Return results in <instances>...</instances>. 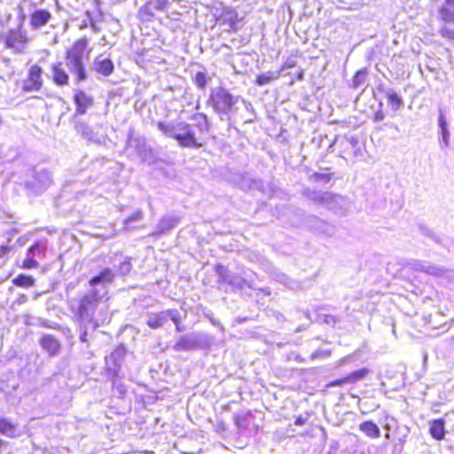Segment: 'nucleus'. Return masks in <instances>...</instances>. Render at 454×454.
Segmentation results:
<instances>
[{"label":"nucleus","mask_w":454,"mask_h":454,"mask_svg":"<svg viewBox=\"0 0 454 454\" xmlns=\"http://www.w3.org/2000/svg\"><path fill=\"white\" fill-rule=\"evenodd\" d=\"M85 43L78 42L74 47L67 51L66 58V65L71 74L75 76L77 82H83L87 79L85 70Z\"/></svg>","instance_id":"20e7f679"},{"label":"nucleus","mask_w":454,"mask_h":454,"mask_svg":"<svg viewBox=\"0 0 454 454\" xmlns=\"http://www.w3.org/2000/svg\"><path fill=\"white\" fill-rule=\"evenodd\" d=\"M42 67L33 65L28 69L27 77L22 82V90L25 92L38 91L43 86Z\"/></svg>","instance_id":"6e6552de"},{"label":"nucleus","mask_w":454,"mask_h":454,"mask_svg":"<svg viewBox=\"0 0 454 454\" xmlns=\"http://www.w3.org/2000/svg\"><path fill=\"white\" fill-rule=\"evenodd\" d=\"M102 297L103 295H101L99 290L91 289L82 297L73 298L68 301L82 342H88L90 333L94 332L99 326L94 316Z\"/></svg>","instance_id":"f257e3e1"},{"label":"nucleus","mask_w":454,"mask_h":454,"mask_svg":"<svg viewBox=\"0 0 454 454\" xmlns=\"http://www.w3.org/2000/svg\"><path fill=\"white\" fill-rule=\"evenodd\" d=\"M350 359H351L350 356L341 358L339 362V365H344V364L349 363Z\"/></svg>","instance_id":"13d9d810"},{"label":"nucleus","mask_w":454,"mask_h":454,"mask_svg":"<svg viewBox=\"0 0 454 454\" xmlns=\"http://www.w3.org/2000/svg\"><path fill=\"white\" fill-rule=\"evenodd\" d=\"M15 427L8 421L6 419L0 417V433L8 436L12 437L15 435Z\"/></svg>","instance_id":"473e14b6"},{"label":"nucleus","mask_w":454,"mask_h":454,"mask_svg":"<svg viewBox=\"0 0 454 454\" xmlns=\"http://www.w3.org/2000/svg\"><path fill=\"white\" fill-rule=\"evenodd\" d=\"M427 262H420V261H412L411 262H408V266L411 267V269L417 270V271H422L424 272L426 269Z\"/></svg>","instance_id":"37998d69"},{"label":"nucleus","mask_w":454,"mask_h":454,"mask_svg":"<svg viewBox=\"0 0 454 454\" xmlns=\"http://www.w3.org/2000/svg\"><path fill=\"white\" fill-rule=\"evenodd\" d=\"M367 74L368 73L366 69L357 71L352 79V87L356 89L364 85L365 83Z\"/></svg>","instance_id":"c9c22d12"},{"label":"nucleus","mask_w":454,"mask_h":454,"mask_svg":"<svg viewBox=\"0 0 454 454\" xmlns=\"http://www.w3.org/2000/svg\"><path fill=\"white\" fill-rule=\"evenodd\" d=\"M168 4V0H149L144 4V11H146L149 7H153L157 11H163Z\"/></svg>","instance_id":"e433bc0d"},{"label":"nucleus","mask_w":454,"mask_h":454,"mask_svg":"<svg viewBox=\"0 0 454 454\" xmlns=\"http://www.w3.org/2000/svg\"><path fill=\"white\" fill-rule=\"evenodd\" d=\"M424 272L437 278H448L450 271L436 264L427 262Z\"/></svg>","instance_id":"c85d7f7f"},{"label":"nucleus","mask_w":454,"mask_h":454,"mask_svg":"<svg viewBox=\"0 0 454 454\" xmlns=\"http://www.w3.org/2000/svg\"><path fill=\"white\" fill-rule=\"evenodd\" d=\"M108 379L112 382V387L114 394L121 398L127 393V387L121 380L120 374L118 376H108Z\"/></svg>","instance_id":"a878e982"},{"label":"nucleus","mask_w":454,"mask_h":454,"mask_svg":"<svg viewBox=\"0 0 454 454\" xmlns=\"http://www.w3.org/2000/svg\"><path fill=\"white\" fill-rule=\"evenodd\" d=\"M168 320H177V309H168L153 314L147 319V325L152 329H157L163 326Z\"/></svg>","instance_id":"9d476101"},{"label":"nucleus","mask_w":454,"mask_h":454,"mask_svg":"<svg viewBox=\"0 0 454 454\" xmlns=\"http://www.w3.org/2000/svg\"><path fill=\"white\" fill-rule=\"evenodd\" d=\"M51 78L54 83L59 86L67 85L69 82V76L61 63L55 64L51 67Z\"/></svg>","instance_id":"6ab92c4d"},{"label":"nucleus","mask_w":454,"mask_h":454,"mask_svg":"<svg viewBox=\"0 0 454 454\" xmlns=\"http://www.w3.org/2000/svg\"><path fill=\"white\" fill-rule=\"evenodd\" d=\"M211 78L204 71L197 72L192 77L194 84L201 90H205Z\"/></svg>","instance_id":"7c9ffc66"},{"label":"nucleus","mask_w":454,"mask_h":454,"mask_svg":"<svg viewBox=\"0 0 454 454\" xmlns=\"http://www.w3.org/2000/svg\"><path fill=\"white\" fill-rule=\"evenodd\" d=\"M430 434L435 440H442L445 435L444 420L442 419H434L430 424Z\"/></svg>","instance_id":"393cba45"},{"label":"nucleus","mask_w":454,"mask_h":454,"mask_svg":"<svg viewBox=\"0 0 454 454\" xmlns=\"http://www.w3.org/2000/svg\"><path fill=\"white\" fill-rule=\"evenodd\" d=\"M27 301V296L26 294H20L17 300L14 301V304L21 305Z\"/></svg>","instance_id":"864d4df0"},{"label":"nucleus","mask_w":454,"mask_h":454,"mask_svg":"<svg viewBox=\"0 0 454 454\" xmlns=\"http://www.w3.org/2000/svg\"><path fill=\"white\" fill-rule=\"evenodd\" d=\"M385 119V114L382 111H378L374 115L375 121H381Z\"/></svg>","instance_id":"5fc2aeb1"},{"label":"nucleus","mask_w":454,"mask_h":454,"mask_svg":"<svg viewBox=\"0 0 454 454\" xmlns=\"http://www.w3.org/2000/svg\"><path fill=\"white\" fill-rule=\"evenodd\" d=\"M330 196L331 199H329L326 203H322V206L334 211L341 210L344 205L346 204V199L341 195L333 194L331 192Z\"/></svg>","instance_id":"b1692460"},{"label":"nucleus","mask_w":454,"mask_h":454,"mask_svg":"<svg viewBox=\"0 0 454 454\" xmlns=\"http://www.w3.org/2000/svg\"><path fill=\"white\" fill-rule=\"evenodd\" d=\"M239 97L233 96L229 90L223 87L211 89L209 97L206 102L207 106L212 107L213 111L221 116L230 114L238 103Z\"/></svg>","instance_id":"7ed1b4c3"},{"label":"nucleus","mask_w":454,"mask_h":454,"mask_svg":"<svg viewBox=\"0 0 454 454\" xmlns=\"http://www.w3.org/2000/svg\"><path fill=\"white\" fill-rule=\"evenodd\" d=\"M324 322L333 326L337 323V318L333 315H325Z\"/></svg>","instance_id":"09e8293b"},{"label":"nucleus","mask_w":454,"mask_h":454,"mask_svg":"<svg viewBox=\"0 0 454 454\" xmlns=\"http://www.w3.org/2000/svg\"><path fill=\"white\" fill-rule=\"evenodd\" d=\"M330 355V352L329 351H324V350H316L315 352H313L310 356V358L312 360L319 357V356H328Z\"/></svg>","instance_id":"8fccbe9b"},{"label":"nucleus","mask_w":454,"mask_h":454,"mask_svg":"<svg viewBox=\"0 0 454 454\" xmlns=\"http://www.w3.org/2000/svg\"><path fill=\"white\" fill-rule=\"evenodd\" d=\"M40 343L43 348L45 349L51 356H55L59 351V342L51 335L43 336L41 339Z\"/></svg>","instance_id":"4be33fe9"},{"label":"nucleus","mask_w":454,"mask_h":454,"mask_svg":"<svg viewBox=\"0 0 454 454\" xmlns=\"http://www.w3.org/2000/svg\"><path fill=\"white\" fill-rule=\"evenodd\" d=\"M438 128L439 145L442 150H445L450 146V132L448 129V123L442 110L439 111Z\"/></svg>","instance_id":"f8f14e48"},{"label":"nucleus","mask_w":454,"mask_h":454,"mask_svg":"<svg viewBox=\"0 0 454 454\" xmlns=\"http://www.w3.org/2000/svg\"><path fill=\"white\" fill-rule=\"evenodd\" d=\"M344 385H348V382H346L345 380V377L333 380L328 384L329 387H342Z\"/></svg>","instance_id":"de8ad7c7"},{"label":"nucleus","mask_w":454,"mask_h":454,"mask_svg":"<svg viewBox=\"0 0 454 454\" xmlns=\"http://www.w3.org/2000/svg\"><path fill=\"white\" fill-rule=\"evenodd\" d=\"M211 341L210 337L207 333H192L183 335L176 342L173 348L175 351H189L196 348L207 347Z\"/></svg>","instance_id":"423d86ee"},{"label":"nucleus","mask_w":454,"mask_h":454,"mask_svg":"<svg viewBox=\"0 0 454 454\" xmlns=\"http://www.w3.org/2000/svg\"><path fill=\"white\" fill-rule=\"evenodd\" d=\"M144 5L139 9V15L144 20H150L154 15V11H156L153 7H149L146 11H144Z\"/></svg>","instance_id":"c03bdc74"},{"label":"nucleus","mask_w":454,"mask_h":454,"mask_svg":"<svg viewBox=\"0 0 454 454\" xmlns=\"http://www.w3.org/2000/svg\"><path fill=\"white\" fill-rule=\"evenodd\" d=\"M12 283L17 286L27 287L35 285V279L32 277L20 274L13 278Z\"/></svg>","instance_id":"72a5a7b5"},{"label":"nucleus","mask_w":454,"mask_h":454,"mask_svg":"<svg viewBox=\"0 0 454 454\" xmlns=\"http://www.w3.org/2000/svg\"><path fill=\"white\" fill-rule=\"evenodd\" d=\"M353 142H354V137H351V141H350V143H352V144H353Z\"/></svg>","instance_id":"e2e57ef3"},{"label":"nucleus","mask_w":454,"mask_h":454,"mask_svg":"<svg viewBox=\"0 0 454 454\" xmlns=\"http://www.w3.org/2000/svg\"><path fill=\"white\" fill-rule=\"evenodd\" d=\"M178 223V219L175 216H166L163 217L158 223L157 226V233L162 234L172 228H174Z\"/></svg>","instance_id":"cd10ccee"},{"label":"nucleus","mask_w":454,"mask_h":454,"mask_svg":"<svg viewBox=\"0 0 454 454\" xmlns=\"http://www.w3.org/2000/svg\"><path fill=\"white\" fill-rule=\"evenodd\" d=\"M157 127L164 135L176 139L183 147L199 148L203 145L200 138L196 137L193 127L185 121H160Z\"/></svg>","instance_id":"f03ea898"},{"label":"nucleus","mask_w":454,"mask_h":454,"mask_svg":"<svg viewBox=\"0 0 454 454\" xmlns=\"http://www.w3.org/2000/svg\"><path fill=\"white\" fill-rule=\"evenodd\" d=\"M340 140L341 143H343L344 141H348V139L346 137H336L333 143L330 145L329 146V149H331L335 144H337L339 141Z\"/></svg>","instance_id":"4d7b16f0"},{"label":"nucleus","mask_w":454,"mask_h":454,"mask_svg":"<svg viewBox=\"0 0 454 454\" xmlns=\"http://www.w3.org/2000/svg\"><path fill=\"white\" fill-rule=\"evenodd\" d=\"M2 40L5 48L12 50L15 54L23 53L28 43L27 31L21 26L7 30L2 35Z\"/></svg>","instance_id":"39448f33"},{"label":"nucleus","mask_w":454,"mask_h":454,"mask_svg":"<svg viewBox=\"0 0 454 454\" xmlns=\"http://www.w3.org/2000/svg\"><path fill=\"white\" fill-rule=\"evenodd\" d=\"M307 420H308V419H307V418H304V417H302V416H299V417H297V418L295 419V420H294V425H295V426H299V427L303 426V425H305V424H306Z\"/></svg>","instance_id":"3c124183"},{"label":"nucleus","mask_w":454,"mask_h":454,"mask_svg":"<svg viewBox=\"0 0 454 454\" xmlns=\"http://www.w3.org/2000/svg\"><path fill=\"white\" fill-rule=\"evenodd\" d=\"M380 90L385 94L387 99V104L392 111L396 112L403 106V98L395 91L394 89H381Z\"/></svg>","instance_id":"a211bd4d"},{"label":"nucleus","mask_w":454,"mask_h":454,"mask_svg":"<svg viewBox=\"0 0 454 454\" xmlns=\"http://www.w3.org/2000/svg\"><path fill=\"white\" fill-rule=\"evenodd\" d=\"M439 34L442 37L446 38L448 40H454V29L450 28L448 27H442L439 30Z\"/></svg>","instance_id":"79ce46f5"},{"label":"nucleus","mask_w":454,"mask_h":454,"mask_svg":"<svg viewBox=\"0 0 454 454\" xmlns=\"http://www.w3.org/2000/svg\"><path fill=\"white\" fill-rule=\"evenodd\" d=\"M206 317L208 318V320L210 321V323L215 325V326H218L220 327L222 330H223V326L221 325V323L216 320L214 317H213V314L212 313H206L205 314Z\"/></svg>","instance_id":"49530a36"},{"label":"nucleus","mask_w":454,"mask_h":454,"mask_svg":"<svg viewBox=\"0 0 454 454\" xmlns=\"http://www.w3.org/2000/svg\"><path fill=\"white\" fill-rule=\"evenodd\" d=\"M76 129L78 132H80L82 137L85 138L90 140L92 139V131L88 124L85 122H79L76 124Z\"/></svg>","instance_id":"ea45409f"},{"label":"nucleus","mask_w":454,"mask_h":454,"mask_svg":"<svg viewBox=\"0 0 454 454\" xmlns=\"http://www.w3.org/2000/svg\"><path fill=\"white\" fill-rule=\"evenodd\" d=\"M143 219V212L141 210H137L132 215L123 220L124 229L129 230L132 229V223L135 222H140Z\"/></svg>","instance_id":"58836bf2"},{"label":"nucleus","mask_w":454,"mask_h":454,"mask_svg":"<svg viewBox=\"0 0 454 454\" xmlns=\"http://www.w3.org/2000/svg\"><path fill=\"white\" fill-rule=\"evenodd\" d=\"M369 372L367 368L354 371L345 377V380L348 385L355 384L364 380L368 375Z\"/></svg>","instance_id":"c756f323"},{"label":"nucleus","mask_w":454,"mask_h":454,"mask_svg":"<svg viewBox=\"0 0 454 454\" xmlns=\"http://www.w3.org/2000/svg\"><path fill=\"white\" fill-rule=\"evenodd\" d=\"M240 21L237 12L231 8L224 9L218 18L219 24L225 26L228 31H237L240 27Z\"/></svg>","instance_id":"9b49d317"},{"label":"nucleus","mask_w":454,"mask_h":454,"mask_svg":"<svg viewBox=\"0 0 454 454\" xmlns=\"http://www.w3.org/2000/svg\"><path fill=\"white\" fill-rule=\"evenodd\" d=\"M447 1H448L449 3H450V4H451V3H453V4H454V0H447Z\"/></svg>","instance_id":"052dcab7"},{"label":"nucleus","mask_w":454,"mask_h":454,"mask_svg":"<svg viewBox=\"0 0 454 454\" xmlns=\"http://www.w3.org/2000/svg\"><path fill=\"white\" fill-rule=\"evenodd\" d=\"M320 223L324 227L323 231L326 232L329 235L333 232V226H331V225H329V224H327V223H325L324 222H321Z\"/></svg>","instance_id":"603ef678"},{"label":"nucleus","mask_w":454,"mask_h":454,"mask_svg":"<svg viewBox=\"0 0 454 454\" xmlns=\"http://www.w3.org/2000/svg\"><path fill=\"white\" fill-rule=\"evenodd\" d=\"M333 174L330 173H314L311 178L317 183H328L332 179Z\"/></svg>","instance_id":"a19ab883"},{"label":"nucleus","mask_w":454,"mask_h":454,"mask_svg":"<svg viewBox=\"0 0 454 454\" xmlns=\"http://www.w3.org/2000/svg\"><path fill=\"white\" fill-rule=\"evenodd\" d=\"M278 77V73L277 72H269L266 74H262L257 76L256 83L259 86H264L269 84L271 81L277 79Z\"/></svg>","instance_id":"f704fd0d"},{"label":"nucleus","mask_w":454,"mask_h":454,"mask_svg":"<svg viewBox=\"0 0 454 454\" xmlns=\"http://www.w3.org/2000/svg\"><path fill=\"white\" fill-rule=\"evenodd\" d=\"M48 247L47 239L36 240L27 251L26 258L23 261V267L26 269H35L39 265V261L45 257Z\"/></svg>","instance_id":"0eeeda50"},{"label":"nucleus","mask_w":454,"mask_h":454,"mask_svg":"<svg viewBox=\"0 0 454 454\" xmlns=\"http://www.w3.org/2000/svg\"><path fill=\"white\" fill-rule=\"evenodd\" d=\"M438 19L445 24L454 25V4L444 0L438 10Z\"/></svg>","instance_id":"f3484780"},{"label":"nucleus","mask_w":454,"mask_h":454,"mask_svg":"<svg viewBox=\"0 0 454 454\" xmlns=\"http://www.w3.org/2000/svg\"><path fill=\"white\" fill-rule=\"evenodd\" d=\"M220 275L223 278V281L227 282L228 284L238 289H243L246 285V280L240 277L230 274L223 275L222 273H220Z\"/></svg>","instance_id":"2f4dec72"},{"label":"nucleus","mask_w":454,"mask_h":454,"mask_svg":"<svg viewBox=\"0 0 454 454\" xmlns=\"http://www.w3.org/2000/svg\"><path fill=\"white\" fill-rule=\"evenodd\" d=\"M191 120L194 121V126L200 134L208 133L210 124L207 116L202 113H197L192 115Z\"/></svg>","instance_id":"412c9836"},{"label":"nucleus","mask_w":454,"mask_h":454,"mask_svg":"<svg viewBox=\"0 0 454 454\" xmlns=\"http://www.w3.org/2000/svg\"><path fill=\"white\" fill-rule=\"evenodd\" d=\"M91 27L95 29L96 26L94 23H91Z\"/></svg>","instance_id":"680f3d73"},{"label":"nucleus","mask_w":454,"mask_h":454,"mask_svg":"<svg viewBox=\"0 0 454 454\" xmlns=\"http://www.w3.org/2000/svg\"><path fill=\"white\" fill-rule=\"evenodd\" d=\"M304 195L316 204L322 205L326 203L331 199L330 192H321L317 190L307 189L304 191Z\"/></svg>","instance_id":"5701e85b"},{"label":"nucleus","mask_w":454,"mask_h":454,"mask_svg":"<svg viewBox=\"0 0 454 454\" xmlns=\"http://www.w3.org/2000/svg\"><path fill=\"white\" fill-rule=\"evenodd\" d=\"M93 69L105 76L110 75L114 71V64L111 59L98 57L93 63Z\"/></svg>","instance_id":"aec40b11"},{"label":"nucleus","mask_w":454,"mask_h":454,"mask_svg":"<svg viewBox=\"0 0 454 454\" xmlns=\"http://www.w3.org/2000/svg\"><path fill=\"white\" fill-rule=\"evenodd\" d=\"M126 350L118 347L109 356H106V368L108 376H118L122 366Z\"/></svg>","instance_id":"1a4fd4ad"},{"label":"nucleus","mask_w":454,"mask_h":454,"mask_svg":"<svg viewBox=\"0 0 454 454\" xmlns=\"http://www.w3.org/2000/svg\"><path fill=\"white\" fill-rule=\"evenodd\" d=\"M122 260L120 262L119 268L117 270L118 273L121 276L128 275L132 270V263L129 257H122Z\"/></svg>","instance_id":"4c0bfd02"},{"label":"nucleus","mask_w":454,"mask_h":454,"mask_svg":"<svg viewBox=\"0 0 454 454\" xmlns=\"http://www.w3.org/2000/svg\"><path fill=\"white\" fill-rule=\"evenodd\" d=\"M51 14L47 10H36L30 16V25L33 29H38L45 26L51 20Z\"/></svg>","instance_id":"dca6fc26"},{"label":"nucleus","mask_w":454,"mask_h":454,"mask_svg":"<svg viewBox=\"0 0 454 454\" xmlns=\"http://www.w3.org/2000/svg\"><path fill=\"white\" fill-rule=\"evenodd\" d=\"M74 101L75 104V114L83 115L86 114L88 108L92 106L94 100L93 98L87 95L84 91L79 90L74 94Z\"/></svg>","instance_id":"ddd939ff"},{"label":"nucleus","mask_w":454,"mask_h":454,"mask_svg":"<svg viewBox=\"0 0 454 454\" xmlns=\"http://www.w3.org/2000/svg\"><path fill=\"white\" fill-rule=\"evenodd\" d=\"M144 5L139 9V15L144 20H150L154 15V11H156L153 7H149L146 11H144Z\"/></svg>","instance_id":"a18cd8bd"},{"label":"nucleus","mask_w":454,"mask_h":454,"mask_svg":"<svg viewBox=\"0 0 454 454\" xmlns=\"http://www.w3.org/2000/svg\"><path fill=\"white\" fill-rule=\"evenodd\" d=\"M51 184V175L46 169H40L35 171L34 181L31 186L35 188L38 192L45 190Z\"/></svg>","instance_id":"4468645a"},{"label":"nucleus","mask_w":454,"mask_h":454,"mask_svg":"<svg viewBox=\"0 0 454 454\" xmlns=\"http://www.w3.org/2000/svg\"><path fill=\"white\" fill-rule=\"evenodd\" d=\"M8 250H9V248L7 247H5V246H1L0 247V254H5Z\"/></svg>","instance_id":"bf43d9fd"},{"label":"nucleus","mask_w":454,"mask_h":454,"mask_svg":"<svg viewBox=\"0 0 454 454\" xmlns=\"http://www.w3.org/2000/svg\"><path fill=\"white\" fill-rule=\"evenodd\" d=\"M114 272L113 270L109 268H105L101 270L98 275L92 277L89 284L92 287V289H96V286H104L106 284H110L113 282L114 278Z\"/></svg>","instance_id":"2eb2a0df"},{"label":"nucleus","mask_w":454,"mask_h":454,"mask_svg":"<svg viewBox=\"0 0 454 454\" xmlns=\"http://www.w3.org/2000/svg\"><path fill=\"white\" fill-rule=\"evenodd\" d=\"M360 430L370 438H378L380 434L379 427L372 421H365L360 424Z\"/></svg>","instance_id":"bb28decb"},{"label":"nucleus","mask_w":454,"mask_h":454,"mask_svg":"<svg viewBox=\"0 0 454 454\" xmlns=\"http://www.w3.org/2000/svg\"><path fill=\"white\" fill-rule=\"evenodd\" d=\"M180 320H181V316H180L179 311L177 310V320L176 321H173V323L176 325V328L177 332H182L183 331V329L180 326Z\"/></svg>","instance_id":"6e6d98bb"}]
</instances>
